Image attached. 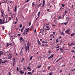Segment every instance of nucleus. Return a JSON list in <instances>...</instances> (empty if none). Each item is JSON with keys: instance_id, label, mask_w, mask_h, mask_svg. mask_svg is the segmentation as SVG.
Masks as SVG:
<instances>
[{"instance_id": "obj_39", "label": "nucleus", "mask_w": 75, "mask_h": 75, "mask_svg": "<svg viewBox=\"0 0 75 75\" xmlns=\"http://www.w3.org/2000/svg\"><path fill=\"white\" fill-rule=\"evenodd\" d=\"M6 45H7L6 47H8L9 46V45L8 44V43H7Z\"/></svg>"}, {"instance_id": "obj_49", "label": "nucleus", "mask_w": 75, "mask_h": 75, "mask_svg": "<svg viewBox=\"0 0 75 75\" xmlns=\"http://www.w3.org/2000/svg\"><path fill=\"white\" fill-rule=\"evenodd\" d=\"M31 22H29V26H30V25H31Z\"/></svg>"}, {"instance_id": "obj_56", "label": "nucleus", "mask_w": 75, "mask_h": 75, "mask_svg": "<svg viewBox=\"0 0 75 75\" xmlns=\"http://www.w3.org/2000/svg\"><path fill=\"white\" fill-rule=\"evenodd\" d=\"M22 41H23V42H25V40H24L22 39Z\"/></svg>"}, {"instance_id": "obj_47", "label": "nucleus", "mask_w": 75, "mask_h": 75, "mask_svg": "<svg viewBox=\"0 0 75 75\" xmlns=\"http://www.w3.org/2000/svg\"><path fill=\"white\" fill-rule=\"evenodd\" d=\"M53 33V35H55V33L54 32H52Z\"/></svg>"}, {"instance_id": "obj_22", "label": "nucleus", "mask_w": 75, "mask_h": 75, "mask_svg": "<svg viewBox=\"0 0 75 75\" xmlns=\"http://www.w3.org/2000/svg\"><path fill=\"white\" fill-rule=\"evenodd\" d=\"M25 33H26V30L25 29L23 33V35H25Z\"/></svg>"}, {"instance_id": "obj_51", "label": "nucleus", "mask_w": 75, "mask_h": 75, "mask_svg": "<svg viewBox=\"0 0 75 75\" xmlns=\"http://www.w3.org/2000/svg\"><path fill=\"white\" fill-rule=\"evenodd\" d=\"M16 21H18V19H17V17L16 18Z\"/></svg>"}, {"instance_id": "obj_58", "label": "nucleus", "mask_w": 75, "mask_h": 75, "mask_svg": "<svg viewBox=\"0 0 75 75\" xmlns=\"http://www.w3.org/2000/svg\"><path fill=\"white\" fill-rule=\"evenodd\" d=\"M61 72H62V70H60L59 73H61Z\"/></svg>"}, {"instance_id": "obj_44", "label": "nucleus", "mask_w": 75, "mask_h": 75, "mask_svg": "<svg viewBox=\"0 0 75 75\" xmlns=\"http://www.w3.org/2000/svg\"><path fill=\"white\" fill-rule=\"evenodd\" d=\"M30 69V66H29L27 68V69Z\"/></svg>"}, {"instance_id": "obj_2", "label": "nucleus", "mask_w": 75, "mask_h": 75, "mask_svg": "<svg viewBox=\"0 0 75 75\" xmlns=\"http://www.w3.org/2000/svg\"><path fill=\"white\" fill-rule=\"evenodd\" d=\"M9 55L8 56V58L9 59H11L12 58V56H11V53H10Z\"/></svg>"}, {"instance_id": "obj_24", "label": "nucleus", "mask_w": 75, "mask_h": 75, "mask_svg": "<svg viewBox=\"0 0 75 75\" xmlns=\"http://www.w3.org/2000/svg\"><path fill=\"white\" fill-rule=\"evenodd\" d=\"M61 35H63V36H64V35H65V34H64V33L63 32H62L61 33Z\"/></svg>"}, {"instance_id": "obj_62", "label": "nucleus", "mask_w": 75, "mask_h": 75, "mask_svg": "<svg viewBox=\"0 0 75 75\" xmlns=\"http://www.w3.org/2000/svg\"><path fill=\"white\" fill-rule=\"evenodd\" d=\"M44 45H45L44 44H42V47H44Z\"/></svg>"}, {"instance_id": "obj_38", "label": "nucleus", "mask_w": 75, "mask_h": 75, "mask_svg": "<svg viewBox=\"0 0 75 75\" xmlns=\"http://www.w3.org/2000/svg\"><path fill=\"white\" fill-rule=\"evenodd\" d=\"M59 50H60L61 51H63V49L62 48H60Z\"/></svg>"}, {"instance_id": "obj_26", "label": "nucleus", "mask_w": 75, "mask_h": 75, "mask_svg": "<svg viewBox=\"0 0 75 75\" xmlns=\"http://www.w3.org/2000/svg\"><path fill=\"white\" fill-rule=\"evenodd\" d=\"M32 59H33V56L30 57V61H31L32 60Z\"/></svg>"}, {"instance_id": "obj_63", "label": "nucleus", "mask_w": 75, "mask_h": 75, "mask_svg": "<svg viewBox=\"0 0 75 75\" xmlns=\"http://www.w3.org/2000/svg\"><path fill=\"white\" fill-rule=\"evenodd\" d=\"M31 28H32L33 29V26H31Z\"/></svg>"}, {"instance_id": "obj_45", "label": "nucleus", "mask_w": 75, "mask_h": 75, "mask_svg": "<svg viewBox=\"0 0 75 75\" xmlns=\"http://www.w3.org/2000/svg\"><path fill=\"white\" fill-rule=\"evenodd\" d=\"M2 28L3 30H4V29H5V28H4V27H2Z\"/></svg>"}, {"instance_id": "obj_10", "label": "nucleus", "mask_w": 75, "mask_h": 75, "mask_svg": "<svg viewBox=\"0 0 75 75\" xmlns=\"http://www.w3.org/2000/svg\"><path fill=\"white\" fill-rule=\"evenodd\" d=\"M38 43L39 45H41V43H40V42L39 40H38Z\"/></svg>"}, {"instance_id": "obj_50", "label": "nucleus", "mask_w": 75, "mask_h": 75, "mask_svg": "<svg viewBox=\"0 0 75 75\" xmlns=\"http://www.w3.org/2000/svg\"><path fill=\"white\" fill-rule=\"evenodd\" d=\"M45 47H47L48 46V44H47L45 45Z\"/></svg>"}, {"instance_id": "obj_1", "label": "nucleus", "mask_w": 75, "mask_h": 75, "mask_svg": "<svg viewBox=\"0 0 75 75\" xmlns=\"http://www.w3.org/2000/svg\"><path fill=\"white\" fill-rule=\"evenodd\" d=\"M71 31V29H68L67 30H66V31H65V33H67V34H68L70 35V33H69V31Z\"/></svg>"}, {"instance_id": "obj_31", "label": "nucleus", "mask_w": 75, "mask_h": 75, "mask_svg": "<svg viewBox=\"0 0 75 75\" xmlns=\"http://www.w3.org/2000/svg\"><path fill=\"white\" fill-rule=\"evenodd\" d=\"M61 5L63 7H64L65 6V4H61Z\"/></svg>"}, {"instance_id": "obj_33", "label": "nucleus", "mask_w": 75, "mask_h": 75, "mask_svg": "<svg viewBox=\"0 0 75 75\" xmlns=\"http://www.w3.org/2000/svg\"><path fill=\"white\" fill-rule=\"evenodd\" d=\"M10 6H8V11L10 12Z\"/></svg>"}, {"instance_id": "obj_35", "label": "nucleus", "mask_w": 75, "mask_h": 75, "mask_svg": "<svg viewBox=\"0 0 75 75\" xmlns=\"http://www.w3.org/2000/svg\"><path fill=\"white\" fill-rule=\"evenodd\" d=\"M5 19H3V22H2V24H4V20Z\"/></svg>"}, {"instance_id": "obj_36", "label": "nucleus", "mask_w": 75, "mask_h": 75, "mask_svg": "<svg viewBox=\"0 0 75 75\" xmlns=\"http://www.w3.org/2000/svg\"><path fill=\"white\" fill-rule=\"evenodd\" d=\"M40 67H41V65H40V66H38L37 68H40Z\"/></svg>"}, {"instance_id": "obj_15", "label": "nucleus", "mask_w": 75, "mask_h": 75, "mask_svg": "<svg viewBox=\"0 0 75 75\" xmlns=\"http://www.w3.org/2000/svg\"><path fill=\"white\" fill-rule=\"evenodd\" d=\"M41 30L42 33H45V30L44 29H42Z\"/></svg>"}, {"instance_id": "obj_4", "label": "nucleus", "mask_w": 75, "mask_h": 75, "mask_svg": "<svg viewBox=\"0 0 75 75\" xmlns=\"http://www.w3.org/2000/svg\"><path fill=\"white\" fill-rule=\"evenodd\" d=\"M16 14L14 13L13 14H12L11 15V17L12 18H13V17H16Z\"/></svg>"}, {"instance_id": "obj_25", "label": "nucleus", "mask_w": 75, "mask_h": 75, "mask_svg": "<svg viewBox=\"0 0 75 75\" xmlns=\"http://www.w3.org/2000/svg\"><path fill=\"white\" fill-rule=\"evenodd\" d=\"M42 3H41L40 4H39V5H38V7H40V6H41V5H42Z\"/></svg>"}, {"instance_id": "obj_9", "label": "nucleus", "mask_w": 75, "mask_h": 75, "mask_svg": "<svg viewBox=\"0 0 75 75\" xmlns=\"http://www.w3.org/2000/svg\"><path fill=\"white\" fill-rule=\"evenodd\" d=\"M25 48L26 50H27V51H28V50H29V46H27L26 47H25Z\"/></svg>"}, {"instance_id": "obj_32", "label": "nucleus", "mask_w": 75, "mask_h": 75, "mask_svg": "<svg viewBox=\"0 0 75 75\" xmlns=\"http://www.w3.org/2000/svg\"><path fill=\"white\" fill-rule=\"evenodd\" d=\"M14 62H14V61H13V67H14V65H15V63H14Z\"/></svg>"}, {"instance_id": "obj_42", "label": "nucleus", "mask_w": 75, "mask_h": 75, "mask_svg": "<svg viewBox=\"0 0 75 75\" xmlns=\"http://www.w3.org/2000/svg\"><path fill=\"white\" fill-rule=\"evenodd\" d=\"M19 69H18V67H17V71H18Z\"/></svg>"}, {"instance_id": "obj_52", "label": "nucleus", "mask_w": 75, "mask_h": 75, "mask_svg": "<svg viewBox=\"0 0 75 75\" xmlns=\"http://www.w3.org/2000/svg\"><path fill=\"white\" fill-rule=\"evenodd\" d=\"M21 27H22V24H21L20 25V28H21Z\"/></svg>"}, {"instance_id": "obj_64", "label": "nucleus", "mask_w": 75, "mask_h": 75, "mask_svg": "<svg viewBox=\"0 0 75 75\" xmlns=\"http://www.w3.org/2000/svg\"><path fill=\"white\" fill-rule=\"evenodd\" d=\"M54 23H55V22H56V20H54Z\"/></svg>"}, {"instance_id": "obj_17", "label": "nucleus", "mask_w": 75, "mask_h": 75, "mask_svg": "<svg viewBox=\"0 0 75 75\" xmlns=\"http://www.w3.org/2000/svg\"><path fill=\"white\" fill-rule=\"evenodd\" d=\"M32 6L33 7H34V6H35V4H34V2H33L32 3Z\"/></svg>"}, {"instance_id": "obj_6", "label": "nucleus", "mask_w": 75, "mask_h": 75, "mask_svg": "<svg viewBox=\"0 0 75 75\" xmlns=\"http://www.w3.org/2000/svg\"><path fill=\"white\" fill-rule=\"evenodd\" d=\"M3 51H0V57H1V55H2L3 54Z\"/></svg>"}, {"instance_id": "obj_59", "label": "nucleus", "mask_w": 75, "mask_h": 75, "mask_svg": "<svg viewBox=\"0 0 75 75\" xmlns=\"http://www.w3.org/2000/svg\"><path fill=\"white\" fill-rule=\"evenodd\" d=\"M30 0H27L26 1V3H28V2L29 1H30Z\"/></svg>"}, {"instance_id": "obj_21", "label": "nucleus", "mask_w": 75, "mask_h": 75, "mask_svg": "<svg viewBox=\"0 0 75 75\" xmlns=\"http://www.w3.org/2000/svg\"><path fill=\"white\" fill-rule=\"evenodd\" d=\"M40 12H38V17H39V16H40Z\"/></svg>"}, {"instance_id": "obj_30", "label": "nucleus", "mask_w": 75, "mask_h": 75, "mask_svg": "<svg viewBox=\"0 0 75 75\" xmlns=\"http://www.w3.org/2000/svg\"><path fill=\"white\" fill-rule=\"evenodd\" d=\"M66 19L68 20H68H69V18L68 17H66Z\"/></svg>"}, {"instance_id": "obj_61", "label": "nucleus", "mask_w": 75, "mask_h": 75, "mask_svg": "<svg viewBox=\"0 0 75 75\" xmlns=\"http://www.w3.org/2000/svg\"><path fill=\"white\" fill-rule=\"evenodd\" d=\"M8 75H11V73H10V72H8Z\"/></svg>"}, {"instance_id": "obj_13", "label": "nucleus", "mask_w": 75, "mask_h": 75, "mask_svg": "<svg viewBox=\"0 0 75 75\" xmlns=\"http://www.w3.org/2000/svg\"><path fill=\"white\" fill-rule=\"evenodd\" d=\"M75 45V43H74V42H72L71 44L70 45V46H72V45Z\"/></svg>"}, {"instance_id": "obj_23", "label": "nucleus", "mask_w": 75, "mask_h": 75, "mask_svg": "<svg viewBox=\"0 0 75 75\" xmlns=\"http://www.w3.org/2000/svg\"><path fill=\"white\" fill-rule=\"evenodd\" d=\"M28 74H30V75H33V73H31V72H29L28 73Z\"/></svg>"}, {"instance_id": "obj_7", "label": "nucleus", "mask_w": 75, "mask_h": 75, "mask_svg": "<svg viewBox=\"0 0 75 75\" xmlns=\"http://www.w3.org/2000/svg\"><path fill=\"white\" fill-rule=\"evenodd\" d=\"M53 57H54V54H52L50 56L48 57V59H51V58H53Z\"/></svg>"}, {"instance_id": "obj_34", "label": "nucleus", "mask_w": 75, "mask_h": 75, "mask_svg": "<svg viewBox=\"0 0 75 75\" xmlns=\"http://www.w3.org/2000/svg\"><path fill=\"white\" fill-rule=\"evenodd\" d=\"M49 75H52V73L51 72L49 73Z\"/></svg>"}, {"instance_id": "obj_20", "label": "nucleus", "mask_w": 75, "mask_h": 75, "mask_svg": "<svg viewBox=\"0 0 75 75\" xmlns=\"http://www.w3.org/2000/svg\"><path fill=\"white\" fill-rule=\"evenodd\" d=\"M7 61H4L3 62H2V64H4V63H6V62H7Z\"/></svg>"}, {"instance_id": "obj_48", "label": "nucleus", "mask_w": 75, "mask_h": 75, "mask_svg": "<svg viewBox=\"0 0 75 75\" xmlns=\"http://www.w3.org/2000/svg\"><path fill=\"white\" fill-rule=\"evenodd\" d=\"M11 20V18H10V17H9V21H10V20Z\"/></svg>"}, {"instance_id": "obj_18", "label": "nucleus", "mask_w": 75, "mask_h": 75, "mask_svg": "<svg viewBox=\"0 0 75 75\" xmlns=\"http://www.w3.org/2000/svg\"><path fill=\"white\" fill-rule=\"evenodd\" d=\"M1 13L2 14L1 15L2 16V17H4V14L3 13V12H1Z\"/></svg>"}, {"instance_id": "obj_60", "label": "nucleus", "mask_w": 75, "mask_h": 75, "mask_svg": "<svg viewBox=\"0 0 75 75\" xmlns=\"http://www.w3.org/2000/svg\"><path fill=\"white\" fill-rule=\"evenodd\" d=\"M51 52V51L49 50V54H51V52Z\"/></svg>"}, {"instance_id": "obj_12", "label": "nucleus", "mask_w": 75, "mask_h": 75, "mask_svg": "<svg viewBox=\"0 0 75 75\" xmlns=\"http://www.w3.org/2000/svg\"><path fill=\"white\" fill-rule=\"evenodd\" d=\"M14 11L15 12H16V11H17V5H15V7Z\"/></svg>"}, {"instance_id": "obj_46", "label": "nucleus", "mask_w": 75, "mask_h": 75, "mask_svg": "<svg viewBox=\"0 0 75 75\" xmlns=\"http://www.w3.org/2000/svg\"><path fill=\"white\" fill-rule=\"evenodd\" d=\"M20 40H22L23 39V38L22 37H20Z\"/></svg>"}, {"instance_id": "obj_5", "label": "nucleus", "mask_w": 75, "mask_h": 75, "mask_svg": "<svg viewBox=\"0 0 75 75\" xmlns=\"http://www.w3.org/2000/svg\"><path fill=\"white\" fill-rule=\"evenodd\" d=\"M46 27L47 29L45 28V30H46V31H48V30H50V29L49 26H47Z\"/></svg>"}, {"instance_id": "obj_14", "label": "nucleus", "mask_w": 75, "mask_h": 75, "mask_svg": "<svg viewBox=\"0 0 75 75\" xmlns=\"http://www.w3.org/2000/svg\"><path fill=\"white\" fill-rule=\"evenodd\" d=\"M62 57L59 58V59H58L56 61V62H58V61H59V60H60V59H62Z\"/></svg>"}, {"instance_id": "obj_27", "label": "nucleus", "mask_w": 75, "mask_h": 75, "mask_svg": "<svg viewBox=\"0 0 75 75\" xmlns=\"http://www.w3.org/2000/svg\"><path fill=\"white\" fill-rule=\"evenodd\" d=\"M0 23L1 24H2L3 23V22H2V20L1 19H0Z\"/></svg>"}, {"instance_id": "obj_37", "label": "nucleus", "mask_w": 75, "mask_h": 75, "mask_svg": "<svg viewBox=\"0 0 75 75\" xmlns=\"http://www.w3.org/2000/svg\"><path fill=\"white\" fill-rule=\"evenodd\" d=\"M68 22V21L66 23H64V24L65 25H67V23Z\"/></svg>"}, {"instance_id": "obj_55", "label": "nucleus", "mask_w": 75, "mask_h": 75, "mask_svg": "<svg viewBox=\"0 0 75 75\" xmlns=\"http://www.w3.org/2000/svg\"><path fill=\"white\" fill-rule=\"evenodd\" d=\"M65 16V14H64V15L63 16V19L64 18V16Z\"/></svg>"}, {"instance_id": "obj_40", "label": "nucleus", "mask_w": 75, "mask_h": 75, "mask_svg": "<svg viewBox=\"0 0 75 75\" xmlns=\"http://www.w3.org/2000/svg\"><path fill=\"white\" fill-rule=\"evenodd\" d=\"M29 30H30V28H28V30H27L26 31V33H27V32H28V31H29Z\"/></svg>"}, {"instance_id": "obj_41", "label": "nucleus", "mask_w": 75, "mask_h": 75, "mask_svg": "<svg viewBox=\"0 0 75 75\" xmlns=\"http://www.w3.org/2000/svg\"><path fill=\"white\" fill-rule=\"evenodd\" d=\"M64 13H65V14H67V11L66 10L65 11Z\"/></svg>"}, {"instance_id": "obj_16", "label": "nucleus", "mask_w": 75, "mask_h": 75, "mask_svg": "<svg viewBox=\"0 0 75 75\" xmlns=\"http://www.w3.org/2000/svg\"><path fill=\"white\" fill-rule=\"evenodd\" d=\"M24 26H23L22 28V29H21V32H23V30H24Z\"/></svg>"}, {"instance_id": "obj_3", "label": "nucleus", "mask_w": 75, "mask_h": 75, "mask_svg": "<svg viewBox=\"0 0 75 75\" xmlns=\"http://www.w3.org/2000/svg\"><path fill=\"white\" fill-rule=\"evenodd\" d=\"M45 0H43V2H42V7H44V6H45Z\"/></svg>"}, {"instance_id": "obj_28", "label": "nucleus", "mask_w": 75, "mask_h": 75, "mask_svg": "<svg viewBox=\"0 0 75 75\" xmlns=\"http://www.w3.org/2000/svg\"><path fill=\"white\" fill-rule=\"evenodd\" d=\"M75 33H72L71 34V37H72V36H74V35H75Z\"/></svg>"}, {"instance_id": "obj_53", "label": "nucleus", "mask_w": 75, "mask_h": 75, "mask_svg": "<svg viewBox=\"0 0 75 75\" xmlns=\"http://www.w3.org/2000/svg\"><path fill=\"white\" fill-rule=\"evenodd\" d=\"M32 73H34V70H33L32 71Z\"/></svg>"}, {"instance_id": "obj_11", "label": "nucleus", "mask_w": 75, "mask_h": 75, "mask_svg": "<svg viewBox=\"0 0 75 75\" xmlns=\"http://www.w3.org/2000/svg\"><path fill=\"white\" fill-rule=\"evenodd\" d=\"M19 72L20 73H21V74H23L24 73V71H22V70H21L20 71H19Z\"/></svg>"}, {"instance_id": "obj_57", "label": "nucleus", "mask_w": 75, "mask_h": 75, "mask_svg": "<svg viewBox=\"0 0 75 75\" xmlns=\"http://www.w3.org/2000/svg\"><path fill=\"white\" fill-rule=\"evenodd\" d=\"M52 25V26H53V27L56 26V25Z\"/></svg>"}, {"instance_id": "obj_43", "label": "nucleus", "mask_w": 75, "mask_h": 75, "mask_svg": "<svg viewBox=\"0 0 75 75\" xmlns=\"http://www.w3.org/2000/svg\"><path fill=\"white\" fill-rule=\"evenodd\" d=\"M53 36V35L51 34V35H50V37H52Z\"/></svg>"}, {"instance_id": "obj_54", "label": "nucleus", "mask_w": 75, "mask_h": 75, "mask_svg": "<svg viewBox=\"0 0 75 75\" xmlns=\"http://www.w3.org/2000/svg\"><path fill=\"white\" fill-rule=\"evenodd\" d=\"M45 42L43 41H42V44H44V43H45Z\"/></svg>"}, {"instance_id": "obj_29", "label": "nucleus", "mask_w": 75, "mask_h": 75, "mask_svg": "<svg viewBox=\"0 0 75 75\" xmlns=\"http://www.w3.org/2000/svg\"><path fill=\"white\" fill-rule=\"evenodd\" d=\"M56 41L57 43H58V41H59V40H58V39H57L56 40Z\"/></svg>"}, {"instance_id": "obj_8", "label": "nucleus", "mask_w": 75, "mask_h": 75, "mask_svg": "<svg viewBox=\"0 0 75 75\" xmlns=\"http://www.w3.org/2000/svg\"><path fill=\"white\" fill-rule=\"evenodd\" d=\"M19 54L21 56H22V55H23V53L22 52V50L20 51Z\"/></svg>"}, {"instance_id": "obj_19", "label": "nucleus", "mask_w": 75, "mask_h": 75, "mask_svg": "<svg viewBox=\"0 0 75 75\" xmlns=\"http://www.w3.org/2000/svg\"><path fill=\"white\" fill-rule=\"evenodd\" d=\"M27 68V67H25V66H23V69H24V71H25L26 70V69Z\"/></svg>"}]
</instances>
